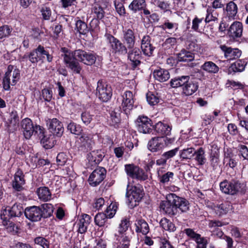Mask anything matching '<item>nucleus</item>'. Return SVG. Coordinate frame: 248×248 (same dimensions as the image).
I'll return each mask as SVG.
<instances>
[{"mask_svg": "<svg viewBox=\"0 0 248 248\" xmlns=\"http://www.w3.org/2000/svg\"><path fill=\"white\" fill-rule=\"evenodd\" d=\"M92 12L95 14V16L98 19H102L105 16V11L103 8L98 4H95L93 6Z\"/></svg>", "mask_w": 248, "mask_h": 248, "instance_id": "864d4df0", "label": "nucleus"}, {"mask_svg": "<svg viewBox=\"0 0 248 248\" xmlns=\"http://www.w3.org/2000/svg\"><path fill=\"white\" fill-rule=\"evenodd\" d=\"M106 175V170L103 167H99L94 170L90 174L88 182L93 186L99 185L104 179Z\"/></svg>", "mask_w": 248, "mask_h": 248, "instance_id": "2eb2a0df", "label": "nucleus"}, {"mask_svg": "<svg viewBox=\"0 0 248 248\" xmlns=\"http://www.w3.org/2000/svg\"><path fill=\"white\" fill-rule=\"evenodd\" d=\"M126 195L130 208H134L137 205L143 197V188L140 185L130 186L128 184Z\"/></svg>", "mask_w": 248, "mask_h": 248, "instance_id": "7ed1b4c3", "label": "nucleus"}, {"mask_svg": "<svg viewBox=\"0 0 248 248\" xmlns=\"http://www.w3.org/2000/svg\"><path fill=\"white\" fill-rule=\"evenodd\" d=\"M26 218L33 222L40 221L42 217V210L39 206L27 207L24 210Z\"/></svg>", "mask_w": 248, "mask_h": 248, "instance_id": "6ab92c4d", "label": "nucleus"}, {"mask_svg": "<svg viewBox=\"0 0 248 248\" xmlns=\"http://www.w3.org/2000/svg\"><path fill=\"white\" fill-rule=\"evenodd\" d=\"M201 67L202 70L210 73H217L219 71L218 66L211 61L205 62Z\"/></svg>", "mask_w": 248, "mask_h": 248, "instance_id": "c03bdc74", "label": "nucleus"}, {"mask_svg": "<svg viewBox=\"0 0 248 248\" xmlns=\"http://www.w3.org/2000/svg\"><path fill=\"white\" fill-rule=\"evenodd\" d=\"M116 237V240L119 242V243H123L130 245L131 241L132 240V233H124L118 235H115Z\"/></svg>", "mask_w": 248, "mask_h": 248, "instance_id": "3c124183", "label": "nucleus"}, {"mask_svg": "<svg viewBox=\"0 0 248 248\" xmlns=\"http://www.w3.org/2000/svg\"><path fill=\"white\" fill-rule=\"evenodd\" d=\"M160 208L163 212L170 216H179V213L174 206L173 193L167 195L166 200L161 202Z\"/></svg>", "mask_w": 248, "mask_h": 248, "instance_id": "9d476101", "label": "nucleus"}, {"mask_svg": "<svg viewBox=\"0 0 248 248\" xmlns=\"http://www.w3.org/2000/svg\"><path fill=\"white\" fill-rule=\"evenodd\" d=\"M91 217L87 214L82 215L78 224V232L80 233H84L87 231L88 225L91 222Z\"/></svg>", "mask_w": 248, "mask_h": 248, "instance_id": "473e14b6", "label": "nucleus"}, {"mask_svg": "<svg viewBox=\"0 0 248 248\" xmlns=\"http://www.w3.org/2000/svg\"><path fill=\"white\" fill-rule=\"evenodd\" d=\"M114 5L117 12L120 16H124L125 14V10L122 2L119 1H114Z\"/></svg>", "mask_w": 248, "mask_h": 248, "instance_id": "338daca9", "label": "nucleus"}, {"mask_svg": "<svg viewBox=\"0 0 248 248\" xmlns=\"http://www.w3.org/2000/svg\"><path fill=\"white\" fill-rule=\"evenodd\" d=\"M136 232H141L143 234H146L149 231V228L147 223L142 219L137 220L135 224Z\"/></svg>", "mask_w": 248, "mask_h": 248, "instance_id": "4c0bfd02", "label": "nucleus"}, {"mask_svg": "<svg viewBox=\"0 0 248 248\" xmlns=\"http://www.w3.org/2000/svg\"><path fill=\"white\" fill-rule=\"evenodd\" d=\"M247 62L243 60H238L232 63L229 68V71L234 72H242L244 70Z\"/></svg>", "mask_w": 248, "mask_h": 248, "instance_id": "37998d69", "label": "nucleus"}, {"mask_svg": "<svg viewBox=\"0 0 248 248\" xmlns=\"http://www.w3.org/2000/svg\"><path fill=\"white\" fill-rule=\"evenodd\" d=\"M240 183L235 180L230 182L225 180L220 183V188L224 193L234 195L238 191L240 187Z\"/></svg>", "mask_w": 248, "mask_h": 248, "instance_id": "a211bd4d", "label": "nucleus"}, {"mask_svg": "<svg viewBox=\"0 0 248 248\" xmlns=\"http://www.w3.org/2000/svg\"><path fill=\"white\" fill-rule=\"evenodd\" d=\"M146 98L148 103L152 106L157 104L159 101L158 97L151 93H147Z\"/></svg>", "mask_w": 248, "mask_h": 248, "instance_id": "052dcab7", "label": "nucleus"}, {"mask_svg": "<svg viewBox=\"0 0 248 248\" xmlns=\"http://www.w3.org/2000/svg\"><path fill=\"white\" fill-rule=\"evenodd\" d=\"M37 193L40 200L46 202L51 199V194L48 187L46 186L40 187L37 190Z\"/></svg>", "mask_w": 248, "mask_h": 248, "instance_id": "c9c22d12", "label": "nucleus"}, {"mask_svg": "<svg viewBox=\"0 0 248 248\" xmlns=\"http://www.w3.org/2000/svg\"><path fill=\"white\" fill-rule=\"evenodd\" d=\"M117 209V206L115 203H111L107 208L105 211L107 218H111L116 213Z\"/></svg>", "mask_w": 248, "mask_h": 248, "instance_id": "13d9d810", "label": "nucleus"}, {"mask_svg": "<svg viewBox=\"0 0 248 248\" xmlns=\"http://www.w3.org/2000/svg\"><path fill=\"white\" fill-rule=\"evenodd\" d=\"M34 242L35 244L41 246L43 248H49V242L44 237L41 236L36 237Z\"/></svg>", "mask_w": 248, "mask_h": 248, "instance_id": "bf43d9fd", "label": "nucleus"}, {"mask_svg": "<svg viewBox=\"0 0 248 248\" xmlns=\"http://www.w3.org/2000/svg\"><path fill=\"white\" fill-rule=\"evenodd\" d=\"M190 78L189 76H182L171 79L170 85L172 88L184 87Z\"/></svg>", "mask_w": 248, "mask_h": 248, "instance_id": "e433bc0d", "label": "nucleus"}, {"mask_svg": "<svg viewBox=\"0 0 248 248\" xmlns=\"http://www.w3.org/2000/svg\"><path fill=\"white\" fill-rule=\"evenodd\" d=\"M224 16L225 19L231 21L236 19L238 13V7L233 1H230L226 4V7L224 8Z\"/></svg>", "mask_w": 248, "mask_h": 248, "instance_id": "412c9836", "label": "nucleus"}, {"mask_svg": "<svg viewBox=\"0 0 248 248\" xmlns=\"http://www.w3.org/2000/svg\"><path fill=\"white\" fill-rule=\"evenodd\" d=\"M135 123L138 130L140 133L147 134L152 131V121L146 116L140 115Z\"/></svg>", "mask_w": 248, "mask_h": 248, "instance_id": "ddd939ff", "label": "nucleus"}, {"mask_svg": "<svg viewBox=\"0 0 248 248\" xmlns=\"http://www.w3.org/2000/svg\"><path fill=\"white\" fill-rule=\"evenodd\" d=\"M105 37L109 44L110 51L112 53L118 55L127 53V47L120 40L109 33H106Z\"/></svg>", "mask_w": 248, "mask_h": 248, "instance_id": "20e7f679", "label": "nucleus"}, {"mask_svg": "<svg viewBox=\"0 0 248 248\" xmlns=\"http://www.w3.org/2000/svg\"><path fill=\"white\" fill-rule=\"evenodd\" d=\"M122 100L121 108L126 115L129 114L134 108V99L133 93L126 91L122 96Z\"/></svg>", "mask_w": 248, "mask_h": 248, "instance_id": "4468645a", "label": "nucleus"}, {"mask_svg": "<svg viewBox=\"0 0 248 248\" xmlns=\"http://www.w3.org/2000/svg\"><path fill=\"white\" fill-rule=\"evenodd\" d=\"M61 51L64 53L62 56L66 66L74 73L79 74L82 68L79 62L74 60V51H69L65 47H62Z\"/></svg>", "mask_w": 248, "mask_h": 248, "instance_id": "423d86ee", "label": "nucleus"}, {"mask_svg": "<svg viewBox=\"0 0 248 248\" xmlns=\"http://www.w3.org/2000/svg\"><path fill=\"white\" fill-rule=\"evenodd\" d=\"M146 6L145 0H133L129 4V8L134 13L142 10Z\"/></svg>", "mask_w": 248, "mask_h": 248, "instance_id": "ea45409f", "label": "nucleus"}, {"mask_svg": "<svg viewBox=\"0 0 248 248\" xmlns=\"http://www.w3.org/2000/svg\"><path fill=\"white\" fill-rule=\"evenodd\" d=\"M42 217L47 218L50 217L53 212L54 208L53 205L50 203H44L42 205Z\"/></svg>", "mask_w": 248, "mask_h": 248, "instance_id": "8fccbe9b", "label": "nucleus"}, {"mask_svg": "<svg viewBox=\"0 0 248 248\" xmlns=\"http://www.w3.org/2000/svg\"><path fill=\"white\" fill-rule=\"evenodd\" d=\"M195 159L200 165H203L206 161L205 157V152L202 147H200L197 150H195Z\"/></svg>", "mask_w": 248, "mask_h": 248, "instance_id": "de8ad7c7", "label": "nucleus"}, {"mask_svg": "<svg viewBox=\"0 0 248 248\" xmlns=\"http://www.w3.org/2000/svg\"><path fill=\"white\" fill-rule=\"evenodd\" d=\"M211 161L214 166L217 165L219 162V149L215 144L212 146Z\"/></svg>", "mask_w": 248, "mask_h": 248, "instance_id": "49530a36", "label": "nucleus"}, {"mask_svg": "<svg viewBox=\"0 0 248 248\" xmlns=\"http://www.w3.org/2000/svg\"><path fill=\"white\" fill-rule=\"evenodd\" d=\"M194 55L189 51L184 49L177 54V58L179 61L183 62H189L194 60Z\"/></svg>", "mask_w": 248, "mask_h": 248, "instance_id": "58836bf2", "label": "nucleus"}, {"mask_svg": "<svg viewBox=\"0 0 248 248\" xmlns=\"http://www.w3.org/2000/svg\"><path fill=\"white\" fill-rule=\"evenodd\" d=\"M67 128L68 130L70 131L72 134L75 135H79L82 130L79 125H77L73 122H70L68 124Z\"/></svg>", "mask_w": 248, "mask_h": 248, "instance_id": "4d7b16f0", "label": "nucleus"}, {"mask_svg": "<svg viewBox=\"0 0 248 248\" xmlns=\"http://www.w3.org/2000/svg\"><path fill=\"white\" fill-rule=\"evenodd\" d=\"M23 208L19 204L15 203L12 207L6 208L1 211V219L3 225H8V219L20 217L23 212Z\"/></svg>", "mask_w": 248, "mask_h": 248, "instance_id": "0eeeda50", "label": "nucleus"}, {"mask_svg": "<svg viewBox=\"0 0 248 248\" xmlns=\"http://www.w3.org/2000/svg\"><path fill=\"white\" fill-rule=\"evenodd\" d=\"M12 29L8 25L0 27V38L8 36L12 32Z\"/></svg>", "mask_w": 248, "mask_h": 248, "instance_id": "680f3d73", "label": "nucleus"}, {"mask_svg": "<svg viewBox=\"0 0 248 248\" xmlns=\"http://www.w3.org/2000/svg\"><path fill=\"white\" fill-rule=\"evenodd\" d=\"M238 151L240 155L244 160H248V148L244 145H240L238 146Z\"/></svg>", "mask_w": 248, "mask_h": 248, "instance_id": "774afa93", "label": "nucleus"}, {"mask_svg": "<svg viewBox=\"0 0 248 248\" xmlns=\"http://www.w3.org/2000/svg\"><path fill=\"white\" fill-rule=\"evenodd\" d=\"M153 76L156 80L160 82L166 81L170 77L169 71L162 68L155 70L153 72Z\"/></svg>", "mask_w": 248, "mask_h": 248, "instance_id": "72a5a7b5", "label": "nucleus"}, {"mask_svg": "<svg viewBox=\"0 0 248 248\" xmlns=\"http://www.w3.org/2000/svg\"><path fill=\"white\" fill-rule=\"evenodd\" d=\"M20 78V70L16 67L9 65L3 79L2 85L3 89L6 91L9 90L10 85H15L19 80Z\"/></svg>", "mask_w": 248, "mask_h": 248, "instance_id": "f03ea898", "label": "nucleus"}, {"mask_svg": "<svg viewBox=\"0 0 248 248\" xmlns=\"http://www.w3.org/2000/svg\"><path fill=\"white\" fill-rule=\"evenodd\" d=\"M125 170L127 174L132 178L140 181H144L148 178V175L142 169L133 164L125 165Z\"/></svg>", "mask_w": 248, "mask_h": 248, "instance_id": "9b49d317", "label": "nucleus"}, {"mask_svg": "<svg viewBox=\"0 0 248 248\" xmlns=\"http://www.w3.org/2000/svg\"><path fill=\"white\" fill-rule=\"evenodd\" d=\"M93 115L89 112L85 111L81 115V118L83 123L86 125L89 124L93 120Z\"/></svg>", "mask_w": 248, "mask_h": 248, "instance_id": "0e129e2a", "label": "nucleus"}, {"mask_svg": "<svg viewBox=\"0 0 248 248\" xmlns=\"http://www.w3.org/2000/svg\"><path fill=\"white\" fill-rule=\"evenodd\" d=\"M104 155L100 150H94L87 155V159L91 166L99 164L103 159Z\"/></svg>", "mask_w": 248, "mask_h": 248, "instance_id": "c756f323", "label": "nucleus"}, {"mask_svg": "<svg viewBox=\"0 0 248 248\" xmlns=\"http://www.w3.org/2000/svg\"><path fill=\"white\" fill-rule=\"evenodd\" d=\"M79 141L80 146L84 149H90L94 144L93 135L89 132L82 133Z\"/></svg>", "mask_w": 248, "mask_h": 248, "instance_id": "b1692460", "label": "nucleus"}, {"mask_svg": "<svg viewBox=\"0 0 248 248\" xmlns=\"http://www.w3.org/2000/svg\"><path fill=\"white\" fill-rule=\"evenodd\" d=\"M37 135L40 140L41 143L46 149L51 148L56 143L54 135H50L48 137L46 136L42 128Z\"/></svg>", "mask_w": 248, "mask_h": 248, "instance_id": "5701e85b", "label": "nucleus"}, {"mask_svg": "<svg viewBox=\"0 0 248 248\" xmlns=\"http://www.w3.org/2000/svg\"><path fill=\"white\" fill-rule=\"evenodd\" d=\"M47 124L49 130L53 135H56L58 137L62 135L64 129L62 123L57 119H49L47 121Z\"/></svg>", "mask_w": 248, "mask_h": 248, "instance_id": "aec40b11", "label": "nucleus"}, {"mask_svg": "<svg viewBox=\"0 0 248 248\" xmlns=\"http://www.w3.org/2000/svg\"><path fill=\"white\" fill-rule=\"evenodd\" d=\"M213 209L217 216H221L231 210L232 206L229 202H225L220 204L214 205Z\"/></svg>", "mask_w": 248, "mask_h": 248, "instance_id": "2f4dec72", "label": "nucleus"}, {"mask_svg": "<svg viewBox=\"0 0 248 248\" xmlns=\"http://www.w3.org/2000/svg\"><path fill=\"white\" fill-rule=\"evenodd\" d=\"M155 130L158 134L167 137L170 134L171 128L167 124L159 122L155 124Z\"/></svg>", "mask_w": 248, "mask_h": 248, "instance_id": "f704fd0d", "label": "nucleus"}, {"mask_svg": "<svg viewBox=\"0 0 248 248\" xmlns=\"http://www.w3.org/2000/svg\"><path fill=\"white\" fill-rule=\"evenodd\" d=\"M96 94L103 102H107L112 96L111 88L110 86L105 83L98 82L96 88Z\"/></svg>", "mask_w": 248, "mask_h": 248, "instance_id": "f3484780", "label": "nucleus"}, {"mask_svg": "<svg viewBox=\"0 0 248 248\" xmlns=\"http://www.w3.org/2000/svg\"><path fill=\"white\" fill-rule=\"evenodd\" d=\"M129 226V222L128 219L126 218L123 219L120 223L118 227L119 234L128 233L126 232Z\"/></svg>", "mask_w": 248, "mask_h": 248, "instance_id": "6e6d98bb", "label": "nucleus"}, {"mask_svg": "<svg viewBox=\"0 0 248 248\" xmlns=\"http://www.w3.org/2000/svg\"><path fill=\"white\" fill-rule=\"evenodd\" d=\"M127 53L128 59L132 62L133 65L136 67L140 63V60L141 58V52L139 48L133 47L128 48Z\"/></svg>", "mask_w": 248, "mask_h": 248, "instance_id": "bb28decb", "label": "nucleus"}, {"mask_svg": "<svg viewBox=\"0 0 248 248\" xmlns=\"http://www.w3.org/2000/svg\"><path fill=\"white\" fill-rule=\"evenodd\" d=\"M218 14L215 9L210 6H208L206 10V16L205 21L209 23L212 21H216L217 19Z\"/></svg>", "mask_w": 248, "mask_h": 248, "instance_id": "a18cd8bd", "label": "nucleus"}, {"mask_svg": "<svg viewBox=\"0 0 248 248\" xmlns=\"http://www.w3.org/2000/svg\"><path fill=\"white\" fill-rule=\"evenodd\" d=\"M24 174L20 170H18L14 175V179L12 181L13 188L20 191L23 189V186L25 184Z\"/></svg>", "mask_w": 248, "mask_h": 248, "instance_id": "393cba45", "label": "nucleus"}, {"mask_svg": "<svg viewBox=\"0 0 248 248\" xmlns=\"http://www.w3.org/2000/svg\"><path fill=\"white\" fill-rule=\"evenodd\" d=\"M157 174L160 183L164 185L168 184L169 182H170L173 179L174 177V173L170 171H168L164 174H161V171L158 170Z\"/></svg>", "mask_w": 248, "mask_h": 248, "instance_id": "a19ab883", "label": "nucleus"}, {"mask_svg": "<svg viewBox=\"0 0 248 248\" xmlns=\"http://www.w3.org/2000/svg\"><path fill=\"white\" fill-rule=\"evenodd\" d=\"M243 29V25L241 22L234 21L229 28L228 34L233 38H239L242 36Z\"/></svg>", "mask_w": 248, "mask_h": 248, "instance_id": "a878e982", "label": "nucleus"}, {"mask_svg": "<svg viewBox=\"0 0 248 248\" xmlns=\"http://www.w3.org/2000/svg\"><path fill=\"white\" fill-rule=\"evenodd\" d=\"M195 149L193 147L184 149L179 152L180 157L184 159H191L194 156Z\"/></svg>", "mask_w": 248, "mask_h": 248, "instance_id": "79ce46f5", "label": "nucleus"}, {"mask_svg": "<svg viewBox=\"0 0 248 248\" xmlns=\"http://www.w3.org/2000/svg\"><path fill=\"white\" fill-rule=\"evenodd\" d=\"M175 140L174 137L158 136L152 138L148 143V149L152 152H159L166 147L172 144Z\"/></svg>", "mask_w": 248, "mask_h": 248, "instance_id": "f257e3e1", "label": "nucleus"}, {"mask_svg": "<svg viewBox=\"0 0 248 248\" xmlns=\"http://www.w3.org/2000/svg\"><path fill=\"white\" fill-rule=\"evenodd\" d=\"M174 206L179 213V216L183 213L187 212L189 209V203L185 198L179 197L173 193Z\"/></svg>", "mask_w": 248, "mask_h": 248, "instance_id": "4be33fe9", "label": "nucleus"}, {"mask_svg": "<svg viewBox=\"0 0 248 248\" xmlns=\"http://www.w3.org/2000/svg\"><path fill=\"white\" fill-rule=\"evenodd\" d=\"M19 117L15 110H12L6 116L5 125L10 132L16 131L18 127Z\"/></svg>", "mask_w": 248, "mask_h": 248, "instance_id": "dca6fc26", "label": "nucleus"}, {"mask_svg": "<svg viewBox=\"0 0 248 248\" xmlns=\"http://www.w3.org/2000/svg\"><path fill=\"white\" fill-rule=\"evenodd\" d=\"M21 126L23 129V134L26 139H30L32 134L37 135L42 128L39 125L34 126L30 119L25 118L21 122Z\"/></svg>", "mask_w": 248, "mask_h": 248, "instance_id": "f8f14e48", "label": "nucleus"}, {"mask_svg": "<svg viewBox=\"0 0 248 248\" xmlns=\"http://www.w3.org/2000/svg\"><path fill=\"white\" fill-rule=\"evenodd\" d=\"M160 208L163 212L170 216H179V213L174 206L173 193L167 195L166 200L161 202Z\"/></svg>", "mask_w": 248, "mask_h": 248, "instance_id": "1a4fd4ad", "label": "nucleus"}, {"mask_svg": "<svg viewBox=\"0 0 248 248\" xmlns=\"http://www.w3.org/2000/svg\"><path fill=\"white\" fill-rule=\"evenodd\" d=\"M108 220L106 214L103 213H99L96 214L94 217V222L95 225L99 227H103Z\"/></svg>", "mask_w": 248, "mask_h": 248, "instance_id": "603ef678", "label": "nucleus"}, {"mask_svg": "<svg viewBox=\"0 0 248 248\" xmlns=\"http://www.w3.org/2000/svg\"><path fill=\"white\" fill-rule=\"evenodd\" d=\"M199 88L198 82L196 80H188L183 87V93L186 95H190L197 91Z\"/></svg>", "mask_w": 248, "mask_h": 248, "instance_id": "7c9ffc66", "label": "nucleus"}, {"mask_svg": "<svg viewBox=\"0 0 248 248\" xmlns=\"http://www.w3.org/2000/svg\"><path fill=\"white\" fill-rule=\"evenodd\" d=\"M178 150L179 148H175L173 149L164 152L162 155V156H164L167 161L168 160L173 157L176 155Z\"/></svg>", "mask_w": 248, "mask_h": 248, "instance_id": "69168bd1", "label": "nucleus"}, {"mask_svg": "<svg viewBox=\"0 0 248 248\" xmlns=\"http://www.w3.org/2000/svg\"><path fill=\"white\" fill-rule=\"evenodd\" d=\"M45 56L48 62L52 61V56L45 49L44 46L39 45L36 48L31 51L27 57L32 63L36 64L39 61L43 62Z\"/></svg>", "mask_w": 248, "mask_h": 248, "instance_id": "39448f33", "label": "nucleus"}, {"mask_svg": "<svg viewBox=\"0 0 248 248\" xmlns=\"http://www.w3.org/2000/svg\"><path fill=\"white\" fill-rule=\"evenodd\" d=\"M160 225L165 230L171 232H174L175 230V227L173 223L166 218L161 219L160 221Z\"/></svg>", "mask_w": 248, "mask_h": 248, "instance_id": "09e8293b", "label": "nucleus"}, {"mask_svg": "<svg viewBox=\"0 0 248 248\" xmlns=\"http://www.w3.org/2000/svg\"><path fill=\"white\" fill-rule=\"evenodd\" d=\"M74 60L79 61L87 65L93 64L96 60L95 53L92 52H87L82 49L74 51Z\"/></svg>", "mask_w": 248, "mask_h": 248, "instance_id": "6e6552de", "label": "nucleus"}, {"mask_svg": "<svg viewBox=\"0 0 248 248\" xmlns=\"http://www.w3.org/2000/svg\"><path fill=\"white\" fill-rule=\"evenodd\" d=\"M123 39L128 48H132L135 44L136 37L134 31L130 29L123 31Z\"/></svg>", "mask_w": 248, "mask_h": 248, "instance_id": "cd10ccee", "label": "nucleus"}, {"mask_svg": "<svg viewBox=\"0 0 248 248\" xmlns=\"http://www.w3.org/2000/svg\"><path fill=\"white\" fill-rule=\"evenodd\" d=\"M76 29L80 34H85L88 32L87 25L85 22L78 20L76 23Z\"/></svg>", "mask_w": 248, "mask_h": 248, "instance_id": "5fc2aeb1", "label": "nucleus"}, {"mask_svg": "<svg viewBox=\"0 0 248 248\" xmlns=\"http://www.w3.org/2000/svg\"><path fill=\"white\" fill-rule=\"evenodd\" d=\"M220 48L224 52V56L228 60L235 59L241 56V52L238 49H233L225 45H221Z\"/></svg>", "mask_w": 248, "mask_h": 248, "instance_id": "c85d7f7f", "label": "nucleus"}, {"mask_svg": "<svg viewBox=\"0 0 248 248\" xmlns=\"http://www.w3.org/2000/svg\"><path fill=\"white\" fill-rule=\"evenodd\" d=\"M52 92L48 89H44L42 90L41 96L45 101L50 102L52 98Z\"/></svg>", "mask_w": 248, "mask_h": 248, "instance_id": "e2e57ef3", "label": "nucleus"}]
</instances>
